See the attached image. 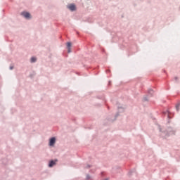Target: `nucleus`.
I'll return each mask as SVG.
<instances>
[{
	"label": "nucleus",
	"instance_id": "1",
	"mask_svg": "<svg viewBox=\"0 0 180 180\" xmlns=\"http://www.w3.org/2000/svg\"><path fill=\"white\" fill-rule=\"evenodd\" d=\"M54 144H56V138H51L49 141V146H51V147H53Z\"/></svg>",
	"mask_w": 180,
	"mask_h": 180
},
{
	"label": "nucleus",
	"instance_id": "2",
	"mask_svg": "<svg viewBox=\"0 0 180 180\" xmlns=\"http://www.w3.org/2000/svg\"><path fill=\"white\" fill-rule=\"evenodd\" d=\"M22 16L26 18V19H30V13H29L28 12H23L22 13Z\"/></svg>",
	"mask_w": 180,
	"mask_h": 180
},
{
	"label": "nucleus",
	"instance_id": "3",
	"mask_svg": "<svg viewBox=\"0 0 180 180\" xmlns=\"http://www.w3.org/2000/svg\"><path fill=\"white\" fill-rule=\"evenodd\" d=\"M56 162H57V160H51L49 165V167H54V165H56Z\"/></svg>",
	"mask_w": 180,
	"mask_h": 180
},
{
	"label": "nucleus",
	"instance_id": "4",
	"mask_svg": "<svg viewBox=\"0 0 180 180\" xmlns=\"http://www.w3.org/2000/svg\"><path fill=\"white\" fill-rule=\"evenodd\" d=\"M68 8L70 10V11H75V5L74 4H70L68 6Z\"/></svg>",
	"mask_w": 180,
	"mask_h": 180
},
{
	"label": "nucleus",
	"instance_id": "5",
	"mask_svg": "<svg viewBox=\"0 0 180 180\" xmlns=\"http://www.w3.org/2000/svg\"><path fill=\"white\" fill-rule=\"evenodd\" d=\"M37 58L35 57L31 58V63H36Z\"/></svg>",
	"mask_w": 180,
	"mask_h": 180
},
{
	"label": "nucleus",
	"instance_id": "6",
	"mask_svg": "<svg viewBox=\"0 0 180 180\" xmlns=\"http://www.w3.org/2000/svg\"><path fill=\"white\" fill-rule=\"evenodd\" d=\"M67 47H68V49H71V43L70 42L67 43Z\"/></svg>",
	"mask_w": 180,
	"mask_h": 180
},
{
	"label": "nucleus",
	"instance_id": "7",
	"mask_svg": "<svg viewBox=\"0 0 180 180\" xmlns=\"http://www.w3.org/2000/svg\"><path fill=\"white\" fill-rule=\"evenodd\" d=\"M176 110H177V111L179 110V105H177L176 106Z\"/></svg>",
	"mask_w": 180,
	"mask_h": 180
},
{
	"label": "nucleus",
	"instance_id": "8",
	"mask_svg": "<svg viewBox=\"0 0 180 180\" xmlns=\"http://www.w3.org/2000/svg\"><path fill=\"white\" fill-rule=\"evenodd\" d=\"M68 53H71V48H68Z\"/></svg>",
	"mask_w": 180,
	"mask_h": 180
},
{
	"label": "nucleus",
	"instance_id": "9",
	"mask_svg": "<svg viewBox=\"0 0 180 180\" xmlns=\"http://www.w3.org/2000/svg\"><path fill=\"white\" fill-rule=\"evenodd\" d=\"M13 67H10V70H13Z\"/></svg>",
	"mask_w": 180,
	"mask_h": 180
}]
</instances>
